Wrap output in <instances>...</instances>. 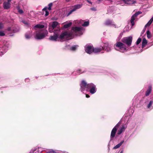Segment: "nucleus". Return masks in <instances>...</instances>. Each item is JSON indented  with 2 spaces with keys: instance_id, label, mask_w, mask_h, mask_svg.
Wrapping results in <instances>:
<instances>
[{
  "instance_id": "obj_51",
  "label": "nucleus",
  "mask_w": 153,
  "mask_h": 153,
  "mask_svg": "<svg viewBox=\"0 0 153 153\" xmlns=\"http://www.w3.org/2000/svg\"><path fill=\"white\" fill-rule=\"evenodd\" d=\"M86 97L87 98H89L90 97V96L89 95H88V94H86Z\"/></svg>"
},
{
  "instance_id": "obj_17",
  "label": "nucleus",
  "mask_w": 153,
  "mask_h": 153,
  "mask_svg": "<svg viewBox=\"0 0 153 153\" xmlns=\"http://www.w3.org/2000/svg\"><path fill=\"white\" fill-rule=\"evenodd\" d=\"M10 1H8V0L7 2H5L3 3V7L4 9H8L10 8Z\"/></svg>"
},
{
  "instance_id": "obj_2",
  "label": "nucleus",
  "mask_w": 153,
  "mask_h": 153,
  "mask_svg": "<svg viewBox=\"0 0 153 153\" xmlns=\"http://www.w3.org/2000/svg\"><path fill=\"white\" fill-rule=\"evenodd\" d=\"M114 47L116 50L122 53L127 52L129 49L123 43L120 42H117L114 45Z\"/></svg>"
},
{
  "instance_id": "obj_25",
  "label": "nucleus",
  "mask_w": 153,
  "mask_h": 153,
  "mask_svg": "<svg viewBox=\"0 0 153 153\" xmlns=\"http://www.w3.org/2000/svg\"><path fill=\"white\" fill-rule=\"evenodd\" d=\"M125 129V127L124 126H122L120 129L118 130L117 134H120Z\"/></svg>"
},
{
  "instance_id": "obj_54",
  "label": "nucleus",
  "mask_w": 153,
  "mask_h": 153,
  "mask_svg": "<svg viewBox=\"0 0 153 153\" xmlns=\"http://www.w3.org/2000/svg\"><path fill=\"white\" fill-rule=\"evenodd\" d=\"M102 0H97V1H99V2H100V1H101Z\"/></svg>"
},
{
  "instance_id": "obj_20",
  "label": "nucleus",
  "mask_w": 153,
  "mask_h": 153,
  "mask_svg": "<svg viewBox=\"0 0 153 153\" xmlns=\"http://www.w3.org/2000/svg\"><path fill=\"white\" fill-rule=\"evenodd\" d=\"M147 107L148 108L152 110L153 109V101H150L149 104L147 105Z\"/></svg>"
},
{
  "instance_id": "obj_3",
  "label": "nucleus",
  "mask_w": 153,
  "mask_h": 153,
  "mask_svg": "<svg viewBox=\"0 0 153 153\" xmlns=\"http://www.w3.org/2000/svg\"><path fill=\"white\" fill-rule=\"evenodd\" d=\"M80 91L83 93H85L88 91V84L84 80H82L80 84Z\"/></svg>"
},
{
  "instance_id": "obj_53",
  "label": "nucleus",
  "mask_w": 153,
  "mask_h": 153,
  "mask_svg": "<svg viewBox=\"0 0 153 153\" xmlns=\"http://www.w3.org/2000/svg\"><path fill=\"white\" fill-rule=\"evenodd\" d=\"M65 1L67 2H68L70 0H65Z\"/></svg>"
},
{
  "instance_id": "obj_19",
  "label": "nucleus",
  "mask_w": 153,
  "mask_h": 153,
  "mask_svg": "<svg viewBox=\"0 0 153 153\" xmlns=\"http://www.w3.org/2000/svg\"><path fill=\"white\" fill-rule=\"evenodd\" d=\"M152 90V86L151 85L149 86L148 89L147 90L145 94V95L146 96H148L151 93Z\"/></svg>"
},
{
  "instance_id": "obj_26",
  "label": "nucleus",
  "mask_w": 153,
  "mask_h": 153,
  "mask_svg": "<svg viewBox=\"0 0 153 153\" xmlns=\"http://www.w3.org/2000/svg\"><path fill=\"white\" fill-rule=\"evenodd\" d=\"M16 8L19 14H22L24 12L23 10L21 9L19 5L16 6Z\"/></svg>"
},
{
  "instance_id": "obj_13",
  "label": "nucleus",
  "mask_w": 153,
  "mask_h": 153,
  "mask_svg": "<svg viewBox=\"0 0 153 153\" xmlns=\"http://www.w3.org/2000/svg\"><path fill=\"white\" fill-rule=\"evenodd\" d=\"M104 24L106 26L114 27L115 28H118L119 27V26H117L115 25L114 24V22L112 20L109 19H108L106 20Z\"/></svg>"
},
{
  "instance_id": "obj_50",
  "label": "nucleus",
  "mask_w": 153,
  "mask_h": 153,
  "mask_svg": "<svg viewBox=\"0 0 153 153\" xmlns=\"http://www.w3.org/2000/svg\"><path fill=\"white\" fill-rule=\"evenodd\" d=\"M86 1L89 3H90V4H91V1L89 0H86Z\"/></svg>"
},
{
  "instance_id": "obj_8",
  "label": "nucleus",
  "mask_w": 153,
  "mask_h": 153,
  "mask_svg": "<svg viewBox=\"0 0 153 153\" xmlns=\"http://www.w3.org/2000/svg\"><path fill=\"white\" fill-rule=\"evenodd\" d=\"M113 45L108 42L104 43L103 46L102 47L103 51H105L106 52H110L111 51V48Z\"/></svg>"
},
{
  "instance_id": "obj_23",
  "label": "nucleus",
  "mask_w": 153,
  "mask_h": 153,
  "mask_svg": "<svg viewBox=\"0 0 153 153\" xmlns=\"http://www.w3.org/2000/svg\"><path fill=\"white\" fill-rule=\"evenodd\" d=\"M147 43V41L145 38H144L142 40V48H144Z\"/></svg>"
},
{
  "instance_id": "obj_38",
  "label": "nucleus",
  "mask_w": 153,
  "mask_h": 153,
  "mask_svg": "<svg viewBox=\"0 0 153 153\" xmlns=\"http://www.w3.org/2000/svg\"><path fill=\"white\" fill-rule=\"evenodd\" d=\"M25 37L26 39H29L30 38L31 36L27 33H26L25 35Z\"/></svg>"
},
{
  "instance_id": "obj_18",
  "label": "nucleus",
  "mask_w": 153,
  "mask_h": 153,
  "mask_svg": "<svg viewBox=\"0 0 153 153\" xmlns=\"http://www.w3.org/2000/svg\"><path fill=\"white\" fill-rule=\"evenodd\" d=\"M44 25L39 24L35 25L33 27V28L34 30H36L38 28L39 29H42L44 28Z\"/></svg>"
},
{
  "instance_id": "obj_24",
  "label": "nucleus",
  "mask_w": 153,
  "mask_h": 153,
  "mask_svg": "<svg viewBox=\"0 0 153 153\" xmlns=\"http://www.w3.org/2000/svg\"><path fill=\"white\" fill-rule=\"evenodd\" d=\"M124 142V140H122L119 144H117V145H116L115 146H114V147L113 149H117L119 148L122 145L123 143Z\"/></svg>"
},
{
  "instance_id": "obj_44",
  "label": "nucleus",
  "mask_w": 153,
  "mask_h": 153,
  "mask_svg": "<svg viewBox=\"0 0 153 153\" xmlns=\"http://www.w3.org/2000/svg\"><path fill=\"white\" fill-rule=\"evenodd\" d=\"M56 153H68V152H62L61 151H58L57 152H56Z\"/></svg>"
},
{
  "instance_id": "obj_6",
  "label": "nucleus",
  "mask_w": 153,
  "mask_h": 153,
  "mask_svg": "<svg viewBox=\"0 0 153 153\" xmlns=\"http://www.w3.org/2000/svg\"><path fill=\"white\" fill-rule=\"evenodd\" d=\"M132 40V37L130 36L128 37L123 38L122 39V41L123 43L126 44L129 47L131 45Z\"/></svg>"
},
{
  "instance_id": "obj_28",
  "label": "nucleus",
  "mask_w": 153,
  "mask_h": 153,
  "mask_svg": "<svg viewBox=\"0 0 153 153\" xmlns=\"http://www.w3.org/2000/svg\"><path fill=\"white\" fill-rule=\"evenodd\" d=\"M78 47V45H74L71 47L70 49L72 51H74L77 49Z\"/></svg>"
},
{
  "instance_id": "obj_27",
  "label": "nucleus",
  "mask_w": 153,
  "mask_h": 153,
  "mask_svg": "<svg viewBox=\"0 0 153 153\" xmlns=\"http://www.w3.org/2000/svg\"><path fill=\"white\" fill-rule=\"evenodd\" d=\"M82 6V4H78L77 5H76L74 6V8L73 9H75L76 11V9H79Z\"/></svg>"
},
{
  "instance_id": "obj_36",
  "label": "nucleus",
  "mask_w": 153,
  "mask_h": 153,
  "mask_svg": "<svg viewBox=\"0 0 153 153\" xmlns=\"http://www.w3.org/2000/svg\"><path fill=\"white\" fill-rule=\"evenodd\" d=\"M141 38H139L136 42V44L137 45H138L140 42H141Z\"/></svg>"
},
{
  "instance_id": "obj_12",
  "label": "nucleus",
  "mask_w": 153,
  "mask_h": 153,
  "mask_svg": "<svg viewBox=\"0 0 153 153\" xmlns=\"http://www.w3.org/2000/svg\"><path fill=\"white\" fill-rule=\"evenodd\" d=\"M85 52L89 54H91L94 51V47L93 46L87 45L85 46Z\"/></svg>"
},
{
  "instance_id": "obj_4",
  "label": "nucleus",
  "mask_w": 153,
  "mask_h": 153,
  "mask_svg": "<svg viewBox=\"0 0 153 153\" xmlns=\"http://www.w3.org/2000/svg\"><path fill=\"white\" fill-rule=\"evenodd\" d=\"M10 47V45L8 42H7L2 47H0V56L5 53L8 48Z\"/></svg>"
},
{
  "instance_id": "obj_47",
  "label": "nucleus",
  "mask_w": 153,
  "mask_h": 153,
  "mask_svg": "<svg viewBox=\"0 0 153 153\" xmlns=\"http://www.w3.org/2000/svg\"><path fill=\"white\" fill-rule=\"evenodd\" d=\"M91 10H93V11H96V9L94 7H92V8H91Z\"/></svg>"
},
{
  "instance_id": "obj_46",
  "label": "nucleus",
  "mask_w": 153,
  "mask_h": 153,
  "mask_svg": "<svg viewBox=\"0 0 153 153\" xmlns=\"http://www.w3.org/2000/svg\"><path fill=\"white\" fill-rule=\"evenodd\" d=\"M29 80H30L28 78H26L25 79V81L26 82H28Z\"/></svg>"
},
{
  "instance_id": "obj_41",
  "label": "nucleus",
  "mask_w": 153,
  "mask_h": 153,
  "mask_svg": "<svg viewBox=\"0 0 153 153\" xmlns=\"http://www.w3.org/2000/svg\"><path fill=\"white\" fill-rule=\"evenodd\" d=\"M3 27V24L2 22H0V29H2Z\"/></svg>"
},
{
  "instance_id": "obj_5",
  "label": "nucleus",
  "mask_w": 153,
  "mask_h": 153,
  "mask_svg": "<svg viewBox=\"0 0 153 153\" xmlns=\"http://www.w3.org/2000/svg\"><path fill=\"white\" fill-rule=\"evenodd\" d=\"M60 30L58 28L56 31H54L53 35V36H51L49 38V39L52 41H56L57 40V39L59 38V36L60 34Z\"/></svg>"
},
{
  "instance_id": "obj_31",
  "label": "nucleus",
  "mask_w": 153,
  "mask_h": 153,
  "mask_svg": "<svg viewBox=\"0 0 153 153\" xmlns=\"http://www.w3.org/2000/svg\"><path fill=\"white\" fill-rule=\"evenodd\" d=\"M75 11V9H72V10H70L68 13L66 14V16H68L69 15H70L73 12Z\"/></svg>"
},
{
  "instance_id": "obj_16",
  "label": "nucleus",
  "mask_w": 153,
  "mask_h": 153,
  "mask_svg": "<svg viewBox=\"0 0 153 153\" xmlns=\"http://www.w3.org/2000/svg\"><path fill=\"white\" fill-rule=\"evenodd\" d=\"M102 49V47H97L94 48L93 52L95 53H97L100 52H101V53H103V52H102L103 50Z\"/></svg>"
},
{
  "instance_id": "obj_45",
  "label": "nucleus",
  "mask_w": 153,
  "mask_h": 153,
  "mask_svg": "<svg viewBox=\"0 0 153 153\" xmlns=\"http://www.w3.org/2000/svg\"><path fill=\"white\" fill-rule=\"evenodd\" d=\"M48 8L47 7H46L42 9V11L45 12V10H47V9Z\"/></svg>"
},
{
  "instance_id": "obj_10",
  "label": "nucleus",
  "mask_w": 153,
  "mask_h": 153,
  "mask_svg": "<svg viewBox=\"0 0 153 153\" xmlns=\"http://www.w3.org/2000/svg\"><path fill=\"white\" fill-rule=\"evenodd\" d=\"M142 13L141 11H138L136 12L135 13L133 14L131 18V19L130 20V22L131 25V27L134 25V21L135 19L137 16Z\"/></svg>"
},
{
  "instance_id": "obj_30",
  "label": "nucleus",
  "mask_w": 153,
  "mask_h": 153,
  "mask_svg": "<svg viewBox=\"0 0 153 153\" xmlns=\"http://www.w3.org/2000/svg\"><path fill=\"white\" fill-rule=\"evenodd\" d=\"M89 22L88 21H85L84 23L82 25L84 27H87L89 25Z\"/></svg>"
},
{
  "instance_id": "obj_42",
  "label": "nucleus",
  "mask_w": 153,
  "mask_h": 153,
  "mask_svg": "<svg viewBox=\"0 0 153 153\" xmlns=\"http://www.w3.org/2000/svg\"><path fill=\"white\" fill-rule=\"evenodd\" d=\"M45 16H47L48 15H49V12L48 10H45Z\"/></svg>"
},
{
  "instance_id": "obj_49",
  "label": "nucleus",
  "mask_w": 153,
  "mask_h": 153,
  "mask_svg": "<svg viewBox=\"0 0 153 153\" xmlns=\"http://www.w3.org/2000/svg\"><path fill=\"white\" fill-rule=\"evenodd\" d=\"M11 30V28L10 27H9L7 28V30L8 31H10Z\"/></svg>"
},
{
  "instance_id": "obj_52",
  "label": "nucleus",
  "mask_w": 153,
  "mask_h": 153,
  "mask_svg": "<svg viewBox=\"0 0 153 153\" xmlns=\"http://www.w3.org/2000/svg\"><path fill=\"white\" fill-rule=\"evenodd\" d=\"M145 29L144 30H143L142 32H141V34H143V33H144V32H145Z\"/></svg>"
},
{
  "instance_id": "obj_56",
  "label": "nucleus",
  "mask_w": 153,
  "mask_h": 153,
  "mask_svg": "<svg viewBox=\"0 0 153 153\" xmlns=\"http://www.w3.org/2000/svg\"><path fill=\"white\" fill-rule=\"evenodd\" d=\"M152 101H153V100H152Z\"/></svg>"
},
{
  "instance_id": "obj_32",
  "label": "nucleus",
  "mask_w": 153,
  "mask_h": 153,
  "mask_svg": "<svg viewBox=\"0 0 153 153\" xmlns=\"http://www.w3.org/2000/svg\"><path fill=\"white\" fill-rule=\"evenodd\" d=\"M75 11V9H72V10H70L68 13L66 14V16H68L69 15H70L73 12Z\"/></svg>"
},
{
  "instance_id": "obj_55",
  "label": "nucleus",
  "mask_w": 153,
  "mask_h": 153,
  "mask_svg": "<svg viewBox=\"0 0 153 153\" xmlns=\"http://www.w3.org/2000/svg\"><path fill=\"white\" fill-rule=\"evenodd\" d=\"M127 27H128V26H127V27H125V29H127Z\"/></svg>"
},
{
  "instance_id": "obj_39",
  "label": "nucleus",
  "mask_w": 153,
  "mask_h": 153,
  "mask_svg": "<svg viewBox=\"0 0 153 153\" xmlns=\"http://www.w3.org/2000/svg\"><path fill=\"white\" fill-rule=\"evenodd\" d=\"M46 153H56V152L53 150H51L48 151Z\"/></svg>"
},
{
  "instance_id": "obj_29",
  "label": "nucleus",
  "mask_w": 153,
  "mask_h": 153,
  "mask_svg": "<svg viewBox=\"0 0 153 153\" xmlns=\"http://www.w3.org/2000/svg\"><path fill=\"white\" fill-rule=\"evenodd\" d=\"M21 22L24 24H25L27 27H28L30 26L29 24L26 21L23 20L21 21Z\"/></svg>"
},
{
  "instance_id": "obj_21",
  "label": "nucleus",
  "mask_w": 153,
  "mask_h": 153,
  "mask_svg": "<svg viewBox=\"0 0 153 153\" xmlns=\"http://www.w3.org/2000/svg\"><path fill=\"white\" fill-rule=\"evenodd\" d=\"M58 24L59 23L57 22L54 21L53 22L51 25V28H53V29H54L55 28L57 27Z\"/></svg>"
},
{
  "instance_id": "obj_9",
  "label": "nucleus",
  "mask_w": 153,
  "mask_h": 153,
  "mask_svg": "<svg viewBox=\"0 0 153 153\" xmlns=\"http://www.w3.org/2000/svg\"><path fill=\"white\" fill-rule=\"evenodd\" d=\"M120 124L121 123L120 122H118L112 129L111 134V140L115 137L117 131V128L119 127Z\"/></svg>"
},
{
  "instance_id": "obj_40",
  "label": "nucleus",
  "mask_w": 153,
  "mask_h": 153,
  "mask_svg": "<svg viewBox=\"0 0 153 153\" xmlns=\"http://www.w3.org/2000/svg\"><path fill=\"white\" fill-rule=\"evenodd\" d=\"M5 35V34L3 31H0V36H4Z\"/></svg>"
},
{
  "instance_id": "obj_11",
  "label": "nucleus",
  "mask_w": 153,
  "mask_h": 153,
  "mask_svg": "<svg viewBox=\"0 0 153 153\" xmlns=\"http://www.w3.org/2000/svg\"><path fill=\"white\" fill-rule=\"evenodd\" d=\"M72 30L76 33L77 36H80L82 34V28L81 27H75L72 28Z\"/></svg>"
},
{
  "instance_id": "obj_1",
  "label": "nucleus",
  "mask_w": 153,
  "mask_h": 153,
  "mask_svg": "<svg viewBox=\"0 0 153 153\" xmlns=\"http://www.w3.org/2000/svg\"><path fill=\"white\" fill-rule=\"evenodd\" d=\"M48 34V31L45 29H39L35 31L33 35L34 38L37 40H40L44 38Z\"/></svg>"
},
{
  "instance_id": "obj_43",
  "label": "nucleus",
  "mask_w": 153,
  "mask_h": 153,
  "mask_svg": "<svg viewBox=\"0 0 153 153\" xmlns=\"http://www.w3.org/2000/svg\"><path fill=\"white\" fill-rule=\"evenodd\" d=\"M113 138H112V140H110V141H109V142L108 143V149H110V141H111L112 140V139H113Z\"/></svg>"
},
{
  "instance_id": "obj_34",
  "label": "nucleus",
  "mask_w": 153,
  "mask_h": 153,
  "mask_svg": "<svg viewBox=\"0 0 153 153\" xmlns=\"http://www.w3.org/2000/svg\"><path fill=\"white\" fill-rule=\"evenodd\" d=\"M54 29H53V28H51V26H50L49 27V31L50 33H52L53 32H54V31H56V30H54Z\"/></svg>"
},
{
  "instance_id": "obj_7",
  "label": "nucleus",
  "mask_w": 153,
  "mask_h": 153,
  "mask_svg": "<svg viewBox=\"0 0 153 153\" xmlns=\"http://www.w3.org/2000/svg\"><path fill=\"white\" fill-rule=\"evenodd\" d=\"M88 91L92 94H94L97 91L96 86L93 83L88 84Z\"/></svg>"
},
{
  "instance_id": "obj_33",
  "label": "nucleus",
  "mask_w": 153,
  "mask_h": 153,
  "mask_svg": "<svg viewBox=\"0 0 153 153\" xmlns=\"http://www.w3.org/2000/svg\"><path fill=\"white\" fill-rule=\"evenodd\" d=\"M147 36L148 39H150L151 37V33L149 30H148L146 32Z\"/></svg>"
},
{
  "instance_id": "obj_15",
  "label": "nucleus",
  "mask_w": 153,
  "mask_h": 153,
  "mask_svg": "<svg viewBox=\"0 0 153 153\" xmlns=\"http://www.w3.org/2000/svg\"><path fill=\"white\" fill-rule=\"evenodd\" d=\"M125 4H132L136 3V0H121Z\"/></svg>"
},
{
  "instance_id": "obj_14",
  "label": "nucleus",
  "mask_w": 153,
  "mask_h": 153,
  "mask_svg": "<svg viewBox=\"0 0 153 153\" xmlns=\"http://www.w3.org/2000/svg\"><path fill=\"white\" fill-rule=\"evenodd\" d=\"M70 36L69 34L67 31L62 33L59 36V39L62 40L64 39L69 37Z\"/></svg>"
},
{
  "instance_id": "obj_37",
  "label": "nucleus",
  "mask_w": 153,
  "mask_h": 153,
  "mask_svg": "<svg viewBox=\"0 0 153 153\" xmlns=\"http://www.w3.org/2000/svg\"><path fill=\"white\" fill-rule=\"evenodd\" d=\"M152 23V22H150V21H149L145 25L144 29H145L147 27L151 25Z\"/></svg>"
},
{
  "instance_id": "obj_22",
  "label": "nucleus",
  "mask_w": 153,
  "mask_h": 153,
  "mask_svg": "<svg viewBox=\"0 0 153 153\" xmlns=\"http://www.w3.org/2000/svg\"><path fill=\"white\" fill-rule=\"evenodd\" d=\"M72 23L71 22L69 23L65 22V25H64L63 27L64 28L66 29L70 27L72 25Z\"/></svg>"
},
{
  "instance_id": "obj_35",
  "label": "nucleus",
  "mask_w": 153,
  "mask_h": 153,
  "mask_svg": "<svg viewBox=\"0 0 153 153\" xmlns=\"http://www.w3.org/2000/svg\"><path fill=\"white\" fill-rule=\"evenodd\" d=\"M53 5V3H50L48 5V9L49 10H51V7Z\"/></svg>"
},
{
  "instance_id": "obj_48",
  "label": "nucleus",
  "mask_w": 153,
  "mask_h": 153,
  "mask_svg": "<svg viewBox=\"0 0 153 153\" xmlns=\"http://www.w3.org/2000/svg\"><path fill=\"white\" fill-rule=\"evenodd\" d=\"M123 150H121L118 152V153H123Z\"/></svg>"
}]
</instances>
